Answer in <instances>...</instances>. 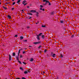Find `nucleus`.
I'll return each instance as SVG.
<instances>
[{
    "mask_svg": "<svg viewBox=\"0 0 79 79\" xmlns=\"http://www.w3.org/2000/svg\"><path fill=\"white\" fill-rule=\"evenodd\" d=\"M42 10H43V11H44V9H42Z\"/></svg>",
    "mask_w": 79,
    "mask_h": 79,
    "instance_id": "obj_40",
    "label": "nucleus"
},
{
    "mask_svg": "<svg viewBox=\"0 0 79 79\" xmlns=\"http://www.w3.org/2000/svg\"><path fill=\"white\" fill-rule=\"evenodd\" d=\"M37 40H40V38L39 37V36L37 35Z\"/></svg>",
    "mask_w": 79,
    "mask_h": 79,
    "instance_id": "obj_5",
    "label": "nucleus"
},
{
    "mask_svg": "<svg viewBox=\"0 0 79 79\" xmlns=\"http://www.w3.org/2000/svg\"><path fill=\"white\" fill-rule=\"evenodd\" d=\"M40 10H42V8H40Z\"/></svg>",
    "mask_w": 79,
    "mask_h": 79,
    "instance_id": "obj_39",
    "label": "nucleus"
},
{
    "mask_svg": "<svg viewBox=\"0 0 79 79\" xmlns=\"http://www.w3.org/2000/svg\"><path fill=\"white\" fill-rule=\"evenodd\" d=\"M23 42H27V40H24L23 41Z\"/></svg>",
    "mask_w": 79,
    "mask_h": 79,
    "instance_id": "obj_20",
    "label": "nucleus"
},
{
    "mask_svg": "<svg viewBox=\"0 0 79 79\" xmlns=\"http://www.w3.org/2000/svg\"><path fill=\"white\" fill-rule=\"evenodd\" d=\"M14 9H15V8H11V10L12 11H13V10H14Z\"/></svg>",
    "mask_w": 79,
    "mask_h": 79,
    "instance_id": "obj_21",
    "label": "nucleus"
},
{
    "mask_svg": "<svg viewBox=\"0 0 79 79\" xmlns=\"http://www.w3.org/2000/svg\"><path fill=\"white\" fill-rule=\"evenodd\" d=\"M3 8L5 10H6L7 9V8L6 7H5L4 6L3 7Z\"/></svg>",
    "mask_w": 79,
    "mask_h": 79,
    "instance_id": "obj_17",
    "label": "nucleus"
},
{
    "mask_svg": "<svg viewBox=\"0 0 79 79\" xmlns=\"http://www.w3.org/2000/svg\"><path fill=\"white\" fill-rule=\"evenodd\" d=\"M56 56V55L55 54H54L52 56L53 58L55 57Z\"/></svg>",
    "mask_w": 79,
    "mask_h": 79,
    "instance_id": "obj_12",
    "label": "nucleus"
},
{
    "mask_svg": "<svg viewBox=\"0 0 79 79\" xmlns=\"http://www.w3.org/2000/svg\"><path fill=\"white\" fill-rule=\"evenodd\" d=\"M42 37L43 38V39H44L45 37H44V35H42Z\"/></svg>",
    "mask_w": 79,
    "mask_h": 79,
    "instance_id": "obj_18",
    "label": "nucleus"
},
{
    "mask_svg": "<svg viewBox=\"0 0 79 79\" xmlns=\"http://www.w3.org/2000/svg\"><path fill=\"white\" fill-rule=\"evenodd\" d=\"M40 42H41L40 41H39L38 42H34L33 43V44H35V45H36V44H40Z\"/></svg>",
    "mask_w": 79,
    "mask_h": 79,
    "instance_id": "obj_3",
    "label": "nucleus"
},
{
    "mask_svg": "<svg viewBox=\"0 0 79 79\" xmlns=\"http://www.w3.org/2000/svg\"><path fill=\"white\" fill-rule=\"evenodd\" d=\"M15 2H14L13 3H12V5H15Z\"/></svg>",
    "mask_w": 79,
    "mask_h": 79,
    "instance_id": "obj_23",
    "label": "nucleus"
},
{
    "mask_svg": "<svg viewBox=\"0 0 79 79\" xmlns=\"http://www.w3.org/2000/svg\"><path fill=\"white\" fill-rule=\"evenodd\" d=\"M23 53H25V52L24 51H23Z\"/></svg>",
    "mask_w": 79,
    "mask_h": 79,
    "instance_id": "obj_35",
    "label": "nucleus"
},
{
    "mask_svg": "<svg viewBox=\"0 0 79 79\" xmlns=\"http://www.w3.org/2000/svg\"><path fill=\"white\" fill-rule=\"evenodd\" d=\"M27 4L25 3L24 4V6H25V5H26Z\"/></svg>",
    "mask_w": 79,
    "mask_h": 79,
    "instance_id": "obj_37",
    "label": "nucleus"
},
{
    "mask_svg": "<svg viewBox=\"0 0 79 79\" xmlns=\"http://www.w3.org/2000/svg\"><path fill=\"white\" fill-rule=\"evenodd\" d=\"M20 39L22 40L23 39V37L21 36L20 37Z\"/></svg>",
    "mask_w": 79,
    "mask_h": 79,
    "instance_id": "obj_19",
    "label": "nucleus"
},
{
    "mask_svg": "<svg viewBox=\"0 0 79 79\" xmlns=\"http://www.w3.org/2000/svg\"><path fill=\"white\" fill-rule=\"evenodd\" d=\"M37 15V16H38V15Z\"/></svg>",
    "mask_w": 79,
    "mask_h": 79,
    "instance_id": "obj_52",
    "label": "nucleus"
},
{
    "mask_svg": "<svg viewBox=\"0 0 79 79\" xmlns=\"http://www.w3.org/2000/svg\"><path fill=\"white\" fill-rule=\"evenodd\" d=\"M16 79H20L19 78H16Z\"/></svg>",
    "mask_w": 79,
    "mask_h": 79,
    "instance_id": "obj_41",
    "label": "nucleus"
},
{
    "mask_svg": "<svg viewBox=\"0 0 79 79\" xmlns=\"http://www.w3.org/2000/svg\"><path fill=\"white\" fill-rule=\"evenodd\" d=\"M23 64H26V63L25 62H23Z\"/></svg>",
    "mask_w": 79,
    "mask_h": 79,
    "instance_id": "obj_28",
    "label": "nucleus"
},
{
    "mask_svg": "<svg viewBox=\"0 0 79 79\" xmlns=\"http://www.w3.org/2000/svg\"><path fill=\"white\" fill-rule=\"evenodd\" d=\"M13 2H14L15 1V0H12Z\"/></svg>",
    "mask_w": 79,
    "mask_h": 79,
    "instance_id": "obj_44",
    "label": "nucleus"
},
{
    "mask_svg": "<svg viewBox=\"0 0 79 79\" xmlns=\"http://www.w3.org/2000/svg\"><path fill=\"white\" fill-rule=\"evenodd\" d=\"M8 19H10V18H11V16H10V15H8Z\"/></svg>",
    "mask_w": 79,
    "mask_h": 79,
    "instance_id": "obj_11",
    "label": "nucleus"
},
{
    "mask_svg": "<svg viewBox=\"0 0 79 79\" xmlns=\"http://www.w3.org/2000/svg\"><path fill=\"white\" fill-rule=\"evenodd\" d=\"M44 2H48V1H47V0H43Z\"/></svg>",
    "mask_w": 79,
    "mask_h": 79,
    "instance_id": "obj_9",
    "label": "nucleus"
},
{
    "mask_svg": "<svg viewBox=\"0 0 79 79\" xmlns=\"http://www.w3.org/2000/svg\"><path fill=\"white\" fill-rule=\"evenodd\" d=\"M47 52V50H45L44 51V52Z\"/></svg>",
    "mask_w": 79,
    "mask_h": 79,
    "instance_id": "obj_27",
    "label": "nucleus"
},
{
    "mask_svg": "<svg viewBox=\"0 0 79 79\" xmlns=\"http://www.w3.org/2000/svg\"><path fill=\"white\" fill-rule=\"evenodd\" d=\"M43 73H45V72H44Z\"/></svg>",
    "mask_w": 79,
    "mask_h": 79,
    "instance_id": "obj_53",
    "label": "nucleus"
},
{
    "mask_svg": "<svg viewBox=\"0 0 79 79\" xmlns=\"http://www.w3.org/2000/svg\"><path fill=\"white\" fill-rule=\"evenodd\" d=\"M38 23H36V24H38Z\"/></svg>",
    "mask_w": 79,
    "mask_h": 79,
    "instance_id": "obj_47",
    "label": "nucleus"
},
{
    "mask_svg": "<svg viewBox=\"0 0 79 79\" xmlns=\"http://www.w3.org/2000/svg\"><path fill=\"white\" fill-rule=\"evenodd\" d=\"M17 37V35H15V37Z\"/></svg>",
    "mask_w": 79,
    "mask_h": 79,
    "instance_id": "obj_42",
    "label": "nucleus"
},
{
    "mask_svg": "<svg viewBox=\"0 0 79 79\" xmlns=\"http://www.w3.org/2000/svg\"><path fill=\"white\" fill-rule=\"evenodd\" d=\"M16 58V60H17V61H18V62H19V63L20 64H21V61H20L19 60V57H18V56H17Z\"/></svg>",
    "mask_w": 79,
    "mask_h": 79,
    "instance_id": "obj_1",
    "label": "nucleus"
},
{
    "mask_svg": "<svg viewBox=\"0 0 79 79\" xmlns=\"http://www.w3.org/2000/svg\"><path fill=\"white\" fill-rule=\"evenodd\" d=\"M27 71H25L24 72V74H27Z\"/></svg>",
    "mask_w": 79,
    "mask_h": 79,
    "instance_id": "obj_13",
    "label": "nucleus"
},
{
    "mask_svg": "<svg viewBox=\"0 0 79 79\" xmlns=\"http://www.w3.org/2000/svg\"><path fill=\"white\" fill-rule=\"evenodd\" d=\"M28 73H30V72L29 71H28Z\"/></svg>",
    "mask_w": 79,
    "mask_h": 79,
    "instance_id": "obj_46",
    "label": "nucleus"
},
{
    "mask_svg": "<svg viewBox=\"0 0 79 79\" xmlns=\"http://www.w3.org/2000/svg\"><path fill=\"white\" fill-rule=\"evenodd\" d=\"M33 60H34V59H33V58H31L29 60V61H32Z\"/></svg>",
    "mask_w": 79,
    "mask_h": 79,
    "instance_id": "obj_6",
    "label": "nucleus"
},
{
    "mask_svg": "<svg viewBox=\"0 0 79 79\" xmlns=\"http://www.w3.org/2000/svg\"><path fill=\"white\" fill-rule=\"evenodd\" d=\"M47 3H48V5H51V3H50V2L48 1V2H46V3L45 4L43 3V5H46L47 4Z\"/></svg>",
    "mask_w": 79,
    "mask_h": 79,
    "instance_id": "obj_2",
    "label": "nucleus"
},
{
    "mask_svg": "<svg viewBox=\"0 0 79 79\" xmlns=\"http://www.w3.org/2000/svg\"><path fill=\"white\" fill-rule=\"evenodd\" d=\"M51 14H52V15H53V12H52V13H51Z\"/></svg>",
    "mask_w": 79,
    "mask_h": 79,
    "instance_id": "obj_36",
    "label": "nucleus"
},
{
    "mask_svg": "<svg viewBox=\"0 0 79 79\" xmlns=\"http://www.w3.org/2000/svg\"><path fill=\"white\" fill-rule=\"evenodd\" d=\"M60 23H63V21H60Z\"/></svg>",
    "mask_w": 79,
    "mask_h": 79,
    "instance_id": "obj_32",
    "label": "nucleus"
},
{
    "mask_svg": "<svg viewBox=\"0 0 79 79\" xmlns=\"http://www.w3.org/2000/svg\"><path fill=\"white\" fill-rule=\"evenodd\" d=\"M60 56L61 57H63V55H62V54H61V55H60Z\"/></svg>",
    "mask_w": 79,
    "mask_h": 79,
    "instance_id": "obj_33",
    "label": "nucleus"
},
{
    "mask_svg": "<svg viewBox=\"0 0 79 79\" xmlns=\"http://www.w3.org/2000/svg\"><path fill=\"white\" fill-rule=\"evenodd\" d=\"M28 15H32V14H31V13H29V14H28Z\"/></svg>",
    "mask_w": 79,
    "mask_h": 79,
    "instance_id": "obj_34",
    "label": "nucleus"
},
{
    "mask_svg": "<svg viewBox=\"0 0 79 79\" xmlns=\"http://www.w3.org/2000/svg\"><path fill=\"white\" fill-rule=\"evenodd\" d=\"M40 7H41V8H42V7H43V6H42V5H40Z\"/></svg>",
    "mask_w": 79,
    "mask_h": 79,
    "instance_id": "obj_31",
    "label": "nucleus"
},
{
    "mask_svg": "<svg viewBox=\"0 0 79 79\" xmlns=\"http://www.w3.org/2000/svg\"><path fill=\"white\" fill-rule=\"evenodd\" d=\"M29 47H31V46H29Z\"/></svg>",
    "mask_w": 79,
    "mask_h": 79,
    "instance_id": "obj_54",
    "label": "nucleus"
},
{
    "mask_svg": "<svg viewBox=\"0 0 79 79\" xmlns=\"http://www.w3.org/2000/svg\"><path fill=\"white\" fill-rule=\"evenodd\" d=\"M20 69H21L22 71H23V68H22V67L20 68Z\"/></svg>",
    "mask_w": 79,
    "mask_h": 79,
    "instance_id": "obj_16",
    "label": "nucleus"
},
{
    "mask_svg": "<svg viewBox=\"0 0 79 79\" xmlns=\"http://www.w3.org/2000/svg\"><path fill=\"white\" fill-rule=\"evenodd\" d=\"M42 26L43 27H45V25H42Z\"/></svg>",
    "mask_w": 79,
    "mask_h": 79,
    "instance_id": "obj_25",
    "label": "nucleus"
},
{
    "mask_svg": "<svg viewBox=\"0 0 79 79\" xmlns=\"http://www.w3.org/2000/svg\"><path fill=\"white\" fill-rule=\"evenodd\" d=\"M22 11H23V10H22Z\"/></svg>",
    "mask_w": 79,
    "mask_h": 79,
    "instance_id": "obj_45",
    "label": "nucleus"
},
{
    "mask_svg": "<svg viewBox=\"0 0 79 79\" xmlns=\"http://www.w3.org/2000/svg\"><path fill=\"white\" fill-rule=\"evenodd\" d=\"M22 79H26V78H24V77H23L22 78Z\"/></svg>",
    "mask_w": 79,
    "mask_h": 79,
    "instance_id": "obj_29",
    "label": "nucleus"
},
{
    "mask_svg": "<svg viewBox=\"0 0 79 79\" xmlns=\"http://www.w3.org/2000/svg\"><path fill=\"white\" fill-rule=\"evenodd\" d=\"M21 2V0H19L18 1H17V3H19Z\"/></svg>",
    "mask_w": 79,
    "mask_h": 79,
    "instance_id": "obj_14",
    "label": "nucleus"
},
{
    "mask_svg": "<svg viewBox=\"0 0 79 79\" xmlns=\"http://www.w3.org/2000/svg\"><path fill=\"white\" fill-rule=\"evenodd\" d=\"M31 18H32V17H30L29 18V19H31Z\"/></svg>",
    "mask_w": 79,
    "mask_h": 79,
    "instance_id": "obj_43",
    "label": "nucleus"
},
{
    "mask_svg": "<svg viewBox=\"0 0 79 79\" xmlns=\"http://www.w3.org/2000/svg\"><path fill=\"white\" fill-rule=\"evenodd\" d=\"M40 47H41V46H40L39 47V48H40Z\"/></svg>",
    "mask_w": 79,
    "mask_h": 79,
    "instance_id": "obj_49",
    "label": "nucleus"
},
{
    "mask_svg": "<svg viewBox=\"0 0 79 79\" xmlns=\"http://www.w3.org/2000/svg\"><path fill=\"white\" fill-rule=\"evenodd\" d=\"M38 23H39V22H37Z\"/></svg>",
    "mask_w": 79,
    "mask_h": 79,
    "instance_id": "obj_51",
    "label": "nucleus"
},
{
    "mask_svg": "<svg viewBox=\"0 0 79 79\" xmlns=\"http://www.w3.org/2000/svg\"><path fill=\"white\" fill-rule=\"evenodd\" d=\"M9 60H11V56L10 55H9Z\"/></svg>",
    "mask_w": 79,
    "mask_h": 79,
    "instance_id": "obj_8",
    "label": "nucleus"
},
{
    "mask_svg": "<svg viewBox=\"0 0 79 79\" xmlns=\"http://www.w3.org/2000/svg\"><path fill=\"white\" fill-rule=\"evenodd\" d=\"M40 42H41L40 41H39L38 42H34L33 43V44H35V45H36V44H40Z\"/></svg>",
    "mask_w": 79,
    "mask_h": 79,
    "instance_id": "obj_4",
    "label": "nucleus"
},
{
    "mask_svg": "<svg viewBox=\"0 0 79 79\" xmlns=\"http://www.w3.org/2000/svg\"><path fill=\"white\" fill-rule=\"evenodd\" d=\"M27 28L28 29V28H29V27H27Z\"/></svg>",
    "mask_w": 79,
    "mask_h": 79,
    "instance_id": "obj_38",
    "label": "nucleus"
},
{
    "mask_svg": "<svg viewBox=\"0 0 79 79\" xmlns=\"http://www.w3.org/2000/svg\"><path fill=\"white\" fill-rule=\"evenodd\" d=\"M30 12H32V13H35V11L34 10H31L30 11Z\"/></svg>",
    "mask_w": 79,
    "mask_h": 79,
    "instance_id": "obj_7",
    "label": "nucleus"
},
{
    "mask_svg": "<svg viewBox=\"0 0 79 79\" xmlns=\"http://www.w3.org/2000/svg\"><path fill=\"white\" fill-rule=\"evenodd\" d=\"M13 56H15V52L13 53Z\"/></svg>",
    "mask_w": 79,
    "mask_h": 79,
    "instance_id": "obj_22",
    "label": "nucleus"
},
{
    "mask_svg": "<svg viewBox=\"0 0 79 79\" xmlns=\"http://www.w3.org/2000/svg\"><path fill=\"white\" fill-rule=\"evenodd\" d=\"M26 1L24 0V1H23V4H24V3H26Z\"/></svg>",
    "mask_w": 79,
    "mask_h": 79,
    "instance_id": "obj_10",
    "label": "nucleus"
},
{
    "mask_svg": "<svg viewBox=\"0 0 79 79\" xmlns=\"http://www.w3.org/2000/svg\"><path fill=\"white\" fill-rule=\"evenodd\" d=\"M1 4V2H0V5Z\"/></svg>",
    "mask_w": 79,
    "mask_h": 79,
    "instance_id": "obj_48",
    "label": "nucleus"
},
{
    "mask_svg": "<svg viewBox=\"0 0 79 79\" xmlns=\"http://www.w3.org/2000/svg\"><path fill=\"white\" fill-rule=\"evenodd\" d=\"M19 53H20V50H19V53H18V55H19Z\"/></svg>",
    "mask_w": 79,
    "mask_h": 79,
    "instance_id": "obj_24",
    "label": "nucleus"
},
{
    "mask_svg": "<svg viewBox=\"0 0 79 79\" xmlns=\"http://www.w3.org/2000/svg\"><path fill=\"white\" fill-rule=\"evenodd\" d=\"M35 12H36V13L37 14H39V13H38V12H36V11H35Z\"/></svg>",
    "mask_w": 79,
    "mask_h": 79,
    "instance_id": "obj_30",
    "label": "nucleus"
},
{
    "mask_svg": "<svg viewBox=\"0 0 79 79\" xmlns=\"http://www.w3.org/2000/svg\"><path fill=\"white\" fill-rule=\"evenodd\" d=\"M42 33H41L39 34V35H39V36H40L41 35H42Z\"/></svg>",
    "mask_w": 79,
    "mask_h": 79,
    "instance_id": "obj_15",
    "label": "nucleus"
},
{
    "mask_svg": "<svg viewBox=\"0 0 79 79\" xmlns=\"http://www.w3.org/2000/svg\"><path fill=\"white\" fill-rule=\"evenodd\" d=\"M27 8H29V6H28L27 7Z\"/></svg>",
    "mask_w": 79,
    "mask_h": 79,
    "instance_id": "obj_50",
    "label": "nucleus"
},
{
    "mask_svg": "<svg viewBox=\"0 0 79 79\" xmlns=\"http://www.w3.org/2000/svg\"><path fill=\"white\" fill-rule=\"evenodd\" d=\"M23 56H22V55H20V58H22Z\"/></svg>",
    "mask_w": 79,
    "mask_h": 79,
    "instance_id": "obj_26",
    "label": "nucleus"
}]
</instances>
